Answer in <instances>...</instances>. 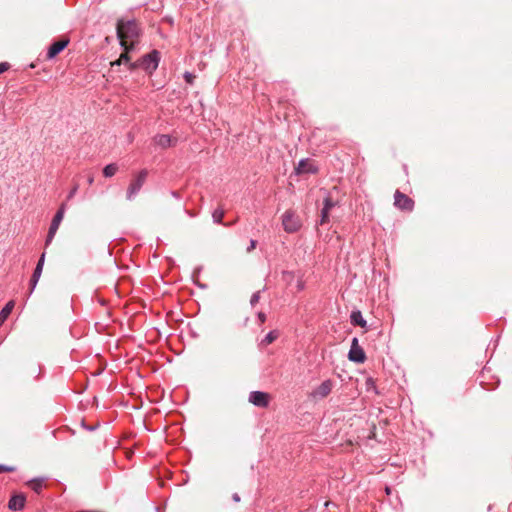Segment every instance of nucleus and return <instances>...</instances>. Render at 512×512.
I'll use <instances>...</instances> for the list:
<instances>
[{
    "instance_id": "obj_11",
    "label": "nucleus",
    "mask_w": 512,
    "mask_h": 512,
    "mask_svg": "<svg viewBox=\"0 0 512 512\" xmlns=\"http://www.w3.org/2000/svg\"><path fill=\"white\" fill-rule=\"evenodd\" d=\"M332 382L330 380H326L322 382L313 392V396L315 398H325L328 396L332 390Z\"/></svg>"
},
{
    "instance_id": "obj_25",
    "label": "nucleus",
    "mask_w": 512,
    "mask_h": 512,
    "mask_svg": "<svg viewBox=\"0 0 512 512\" xmlns=\"http://www.w3.org/2000/svg\"><path fill=\"white\" fill-rule=\"evenodd\" d=\"M12 471H14L13 467H8V466L0 465V473L12 472Z\"/></svg>"
},
{
    "instance_id": "obj_17",
    "label": "nucleus",
    "mask_w": 512,
    "mask_h": 512,
    "mask_svg": "<svg viewBox=\"0 0 512 512\" xmlns=\"http://www.w3.org/2000/svg\"><path fill=\"white\" fill-rule=\"evenodd\" d=\"M118 171V166L114 163L108 164L103 169V175L105 177H112L114 176Z\"/></svg>"
},
{
    "instance_id": "obj_20",
    "label": "nucleus",
    "mask_w": 512,
    "mask_h": 512,
    "mask_svg": "<svg viewBox=\"0 0 512 512\" xmlns=\"http://www.w3.org/2000/svg\"><path fill=\"white\" fill-rule=\"evenodd\" d=\"M29 486L31 487L32 490L39 493L42 489V482L39 480H32L29 482Z\"/></svg>"
},
{
    "instance_id": "obj_15",
    "label": "nucleus",
    "mask_w": 512,
    "mask_h": 512,
    "mask_svg": "<svg viewBox=\"0 0 512 512\" xmlns=\"http://www.w3.org/2000/svg\"><path fill=\"white\" fill-rule=\"evenodd\" d=\"M124 51L121 53L120 57L111 62V66H119L121 65L122 63H128L130 61V57H129V52L134 48V47H130L128 45H125V46H122Z\"/></svg>"
},
{
    "instance_id": "obj_6",
    "label": "nucleus",
    "mask_w": 512,
    "mask_h": 512,
    "mask_svg": "<svg viewBox=\"0 0 512 512\" xmlns=\"http://www.w3.org/2000/svg\"><path fill=\"white\" fill-rule=\"evenodd\" d=\"M64 213H65V204H62L52 219V222H51V225H50V228L48 231L46 245H48L52 241V239H53L56 231L58 230L59 225L64 217Z\"/></svg>"
},
{
    "instance_id": "obj_4",
    "label": "nucleus",
    "mask_w": 512,
    "mask_h": 512,
    "mask_svg": "<svg viewBox=\"0 0 512 512\" xmlns=\"http://www.w3.org/2000/svg\"><path fill=\"white\" fill-rule=\"evenodd\" d=\"M282 223L285 231L290 233L297 231L301 226L299 217L292 211H286L284 213Z\"/></svg>"
},
{
    "instance_id": "obj_19",
    "label": "nucleus",
    "mask_w": 512,
    "mask_h": 512,
    "mask_svg": "<svg viewBox=\"0 0 512 512\" xmlns=\"http://www.w3.org/2000/svg\"><path fill=\"white\" fill-rule=\"evenodd\" d=\"M225 215V212L223 209H216L213 213H212V218L214 220V222L218 223V224H221L222 223V220H223V217Z\"/></svg>"
},
{
    "instance_id": "obj_32",
    "label": "nucleus",
    "mask_w": 512,
    "mask_h": 512,
    "mask_svg": "<svg viewBox=\"0 0 512 512\" xmlns=\"http://www.w3.org/2000/svg\"><path fill=\"white\" fill-rule=\"evenodd\" d=\"M93 181H94V177H93V175H90V176L88 177V183H89V185H91V184L93 183Z\"/></svg>"
},
{
    "instance_id": "obj_33",
    "label": "nucleus",
    "mask_w": 512,
    "mask_h": 512,
    "mask_svg": "<svg viewBox=\"0 0 512 512\" xmlns=\"http://www.w3.org/2000/svg\"><path fill=\"white\" fill-rule=\"evenodd\" d=\"M386 493L390 494V488H388V487L386 488Z\"/></svg>"
},
{
    "instance_id": "obj_12",
    "label": "nucleus",
    "mask_w": 512,
    "mask_h": 512,
    "mask_svg": "<svg viewBox=\"0 0 512 512\" xmlns=\"http://www.w3.org/2000/svg\"><path fill=\"white\" fill-rule=\"evenodd\" d=\"M154 143L161 148H168L175 145L176 139H172L169 135H156L153 139Z\"/></svg>"
},
{
    "instance_id": "obj_8",
    "label": "nucleus",
    "mask_w": 512,
    "mask_h": 512,
    "mask_svg": "<svg viewBox=\"0 0 512 512\" xmlns=\"http://www.w3.org/2000/svg\"><path fill=\"white\" fill-rule=\"evenodd\" d=\"M294 172L297 175L315 174L318 172V168L313 160L307 158L299 161V163L294 168Z\"/></svg>"
},
{
    "instance_id": "obj_28",
    "label": "nucleus",
    "mask_w": 512,
    "mask_h": 512,
    "mask_svg": "<svg viewBox=\"0 0 512 512\" xmlns=\"http://www.w3.org/2000/svg\"><path fill=\"white\" fill-rule=\"evenodd\" d=\"M256 240H251L250 241V246L247 248V252H251L252 250H254L256 248Z\"/></svg>"
},
{
    "instance_id": "obj_18",
    "label": "nucleus",
    "mask_w": 512,
    "mask_h": 512,
    "mask_svg": "<svg viewBox=\"0 0 512 512\" xmlns=\"http://www.w3.org/2000/svg\"><path fill=\"white\" fill-rule=\"evenodd\" d=\"M278 338V332L277 331H271L269 332L266 337L261 341V344L264 346L270 345Z\"/></svg>"
},
{
    "instance_id": "obj_1",
    "label": "nucleus",
    "mask_w": 512,
    "mask_h": 512,
    "mask_svg": "<svg viewBox=\"0 0 512 512\" xmlns=\"http://www.w3.org/2000/svg\"><path fill=\"white\" fill-rule=\"evenodd\" d=\"M116 31L121 46L128 45L134 47L140 37V28L134 20H118Z\"/></svg>"
},
{
    "instance_id": "obj_30",
    "label": "nucleus",
    "mask_w": 512,
    "mask_h": 512,
    "mask_svg": "<svg viewBox=\"0 0 512 512\" xmlns=\"http://www.w3.org/2000/svg\"><path fill=\"white\" fill-rule=\"evenodd\" d=\"M77 189H78V186H77V185L73 187V189L70 191V193H69V195H68V198H69V199H70V198H72V197L75 195V193H76Z\"/></svg>"
},
{
    "instance_id": "obj_27",
    "label": "nucleus",
    "mask_w": 512,
    "mask_h": 512,
    "mask_svg": "<svg viewBox=\"0 0 512 512\" xmlns=\"http://www.w3.org/2000/svg\"><path fill=\"white\" fill-rule=\"evenodd\" d=\"M9 68V64L4 62V63H0V74L5 72L6 70H8Z\"/></svg>"
},
{
    "instance_id": "obj_13",
    "label": "nucleus",
    "mask_w": 512,
    "mask_h": 512,
    "mask_svg": "<svg viewBox=\"0 0 512 512\" xmlns=\"http://www.w3.org/2000/svg\"><path fill=\"white\" fill-rule=\"evenodd\" d=\"M26 498L23 494H17L11 497L8 508L11 510H21L25 505Z\"/></svg>"
},
{
    "instance_id": "obj_29",
    "label": "nucleus",
    "mask_w": 512,
    "mask_h": 512,
    "mask_svg": "<svg viewBox=\"0 0 512 512\" xmlns=\"http://www.w3.org/2000/svg\"><path fill=\"white\" fill-rule=\"evenodd\" d=\"M358 347H360L359 343H358V339L353 338L352 343H351V348H358Z\"/></svg>"
},
{
    "instance_id": "obj_31",
    "label": "nucleus",
    "mask_w": 512,
    "mask_h": 512,
    "mask_svg": "<svg viewBox=\"0 0 512 512\" xmlns=\"http://www.w3.org/2000/svg\"><path fill=\"white\" fill-rule=\"evenodd\" d=\"M232 498H233V500L235 502H239L240 501V497H239V495L237 493L233 494Z\"/></svg>"
},
{
    "instance_id": "obj_5",
    "label": "nucleus",
    "mask_w": 512,
    "mask_h": 512,
    "mask_svg": "<svg viewBox=\"0 0 512 512\" xmlns=\"http://www.w3.org/2000/svg\"><path fill=\"white\" fill-rule=\"evenodd\" d=\"M394 205L401 210L411 212L414 208V201L406 194L397 190L394 194Z\"/></svg>"
},
{
    "instance_id": "obj_22",
    "label": "nucleus",
    "mask_w": 512,
    "mask_h": 512,
    "mask_svg": "<svg viewBox=\"0 0 512 512\" xmlns=\"http://www.w3.org/2000/svg\"><path fill=\"white\" fill-rule=\"evenodd\" d=\"M328 220H329V210H326L325 208H323L322 212H321L320 224H325L328 222Z\"/></svg>"
},
{
    "instance_id": "obj_16",
    "label": "nucleus",
    "mask_w": 512,
    "mask_h": 512,
    "mask_svg": "<svg viewBox=\"0 0 512 512\" xmlns=\"http://www.w3.org/2000/svg\"><path fill=\"white\" fill-rule=\"evenodd\" d=\"M350 319L353 325H357L362 328L366 327V320L363 318L362 313L360 311H353L351 313Z\"/></svg>"
},
{
    "instance_id": "obj_14",
    "label": "nucleus",
    "mask_w": 512,
    "mask_h": 512,
    "mask_svg": "<svg viewBox=\"0 0 512 512\" xmlns=\"http://www.w3.org/2000/svg\"><path fill=\"white\" fill-rule=\"evenodd\" d=\"M348 358L350 361L363 363L366 359V355L364 350L361 347L358 348H350L348 353Z\"/></svg>"
},
{
    "instance_id": "obj_26",
    "label": "nucleus",
    "mask_w": 512,
    "mask_h": 512,
    "mask_svg": "<svg viewBox=\"0 0 512 512\" xmlns=\"http://www.w3.org/2000/svg\"><path fill=\"white\" fill-rule=\"evenodd\" d=\"M184 77H185V80L187 81V83H189V84H192L193 79L195 78V76L190 73H186Z\"/></svg>"
},
{
    "instance_id": "obj_9",
    "label": "nucleus",
    "mask_w": 512,
    "mask_h": 512,
    "mask_svg": "<svg viewBox=\"0 0 512 512\" xmlns=\"http://www.w3.org/2000/svg\"><path fill=\"white\" fill-rule=\"evenodd\" d=\"M69 44L68 39H61L59 41L54 42L47 52V58L52 59L57 56L61 51H63L67 45Z\"/></svg>"
},
{
    "instance_id": "obj_10",
    "label": "nucleus",
    "mask_w": 512,
    "mask_h": 512,
    "mask_svg": "<svg viewBox=\"0 0 512 512\" xmlns=\"http://www.w3.org/2000/svg\"><path fill=\"white\" fill-rule=\"evenodd\" d=\"M44 259H45V253H43L37 263V266L34 270V273L30 280V293L33 292L34 288L36 287L38 280L41 276L43 265H44Z\"/></svg>"
},
{
    "instance_id": "obj_7",
    "label": "nucleus",
    "mask_w": 512,
    "mask_h": 512,
    "mask_svg": "<svg viewBox=\"0 0 512 512\" xmlns=\"http://www.w3.org/2000/svg\"><path fill=\"white\" fill-rule=\"evenodd\" d=\"M270 400V394L262 391H252L249 395V402L257 407H268Z\"/></svg>"
},
{
    "instance_id": "obj_2",
    "label": "nucleus",
    "mask_w": 512,
    "mask_h": 512,
    "mask_svg": "<svg viewBox=\"0 0 512 512\" xmlns=\"http://www.w3.org/2000/svg\"><path fill=\"white\" fill-rule=\"evenodd\" d=\"M148 176V171L146 169L141 170L138 172L134 178L131 180L127 192H126V199L129 201H132L134 197L138 194V192L141 190L142 186L144 185L146 178Z\"/></svg>"
},
{
    "instance_id": "obj_21",
    "label": "nucleus",
    "mask_w": 512,
    "mask_h": 512,
    "mask_svg": "<svg viewBox=\"0 0 512 512\" xmlns=\"http://www.w3.org/2000/svg\"><path fill=\"white\" fill-rule=\"evenodd\" d=\"M336 205V202H334L331 197H326L324 201V207L326 210H331Z\"/></svg>"
},
{
    "instance_id": "obj_24",
    "label": "nucleus",
    "mask_w": 512,
    "mask_h": 512,
    "mask_svg": "<svg viewBox=\"0 0 512 512\" xmlns=\"http://www.w3.org/2000/svg\"><path fill=\"white\" fill-rule=\"evenodd\" d=\"M257 318L260 324H263L266 321V314L264 312H259L257 314Z\"/></svg>"
},
{
    "instance_id": "obj_23",
    "label": "nucleus",
    "mask_w": 512,
    "mask_h": 512,
    "mask_svg": "<svg viewBox=\"0 0 512 512\" xmlns=\"http://www.w3.org/2000/svg\"><path fill=\"white\" fill-rule=\"evenodd\" d=\"M259 300H260V292L258 291V292L254 293V294L251 296V298H250V304H251L252 306H255V305L259 302Z\"/></svg>"
},
{
    "instance_id": "obj_3",
    "label": "nucleus",
    "mask_w": 512,
    "mask_h": 512,
    "mask_svg": "<svg viewBox=\"0 0 512 512\" xmlns=\"http://www.w3.org/2000/svg\"><path fill=\"white\" fill-rule=\"evenodd\" d=\"M159 59V52L154 50L148 55L144 56L143 59L139 62L129 64V69L134 70L137 67H143L146 71L151 73L157 68Z\"/></svg>"
}]
</instances>
